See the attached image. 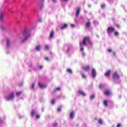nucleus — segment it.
<instances>
[{
	"label": "nucleus",
	"instance_id": "3",
	"mask_svg": "<svg viewBox=\"0 0 127 127\" xmlns=\"http://www.w3.org/2000/svg\"><path fill=\"white\" fill-rule=\"evenodd\" d=\"M113 80H119L120 79V75L118 73V72L115 71L113 73Z\"/></svg>",
	"mask_w": 127,
	"mask_h": 127
},
{
	"label": "nucleus",
	"instance_id": "30",
	"mask_svg": "<svg viewBox=\"0 0 127 127\" xmlns=\"http://www.w3.org/2000/svg\"><path fill=\"white\" fill-rule=\"evenodd\" d=\"M54 104H55V99H53L52 102H51V104L52 105H54Z\"/></svg>",
	"mask_w": 127,
	"mask_h": 127
},
{
	"label": "nucleus",
	"instance_id": "48",
	"mask_svg": "<svg viewBox=\"0 0 127 127\" xmlns=\"http://www.w3.org/2000/svg\"><path fill=\"white\" fill-rule=\"evenodd\" d=\"M25 33H26V31H24V32L23 33V34H25Z\"/></svg>",
	"mask_w": 127,
	"mask_h": 127
},
{
	"label": "nucleus",
	"instance_id": "12",
	"mask_svg": "<svg viewBox=\"0 0 127 127\" xmlns=\"http://www.w3.org/2000/svg\"><path fill=\"white\" fill-rule=\"evenodd\" d=\"M3 16H4V14H3V12H1L0 14V21L3 20Z\"/></svg>",
	"mask_w": 127,
	"mask_h": 127
},
{
	"label": "nucleus",
	"instance_id": "21",
	"mask_svg": "<svg viewBox=\"0 0 127 127\" xmlns=\"http://www.w3.org/2000/svg\"><path fill=\"white\" fill-rule=\"evenodd\" d=\"M36 50H37V51H40V45H38V46H37V47H36Z\"/></svg>",
	"mask_w": 127,
	"mask_h": 127
},
{
	"label": "nucleus",
	"instance_id": "15",
	"mask_svg": "<svg viewBox=\"0 0 127 127\" xmlns=\"http://www.w3.org/2000/svg\"><path fill=\"white\" fill-rule=\"evenodd\" d=\"M74 115H75V111H72L69 115L70 119H74Z\"/></svg>",
	"mask_w": 127,
	"mask_h": 127
},
{
	"label": "nucleus",
	"instance_id": "46",
	"mask_svg": "<svg viewBox=\"0 0 127 127\" xmlns=\"http://www.w3.org/2000/svg\"><path fill=\"white\" fill-rule=\"evenodd\" d=\"M53 0V2H57V1H56V0Z\"/></svg>",
	"mask_w": 127,
	"mask_h": 127
},
{
	"label": "nucleus",
	"instance_id": "11",
	"mask_svg": "<svg viewBox=\"0 0 127 127\" xmlns=\"http://www.w3.org/2000/svg\"><path fill=\"white\" fill-rule=\"evenodd\" d=\"M104 94L106 96H110V95H111V91L109 90H105L104 91Z\"/></svg>",
	"mask_w": 127,
	"mask_h": 127
},
{
	"label": "nucleus",
	"instance_id": "26",
	"mask_svg": "<svg viewBox=\"0 0 127 127\" xmlns=\"http://www.w3.org/2000/svg\"><path fill=\"white\" fill-rule=\"evenodd\" d=\"M119 33L118 31H115L114 33V35H115V36H119Z\"/></svg>",
	"mask_w": 127,
	"mask_h": 127
},
{
	"label": "nucleus",
	"instance_id": "6",
	"mask_svg": "<svg viewBox=\"0 0 127 127\" xmlns=\"http://www.w3.org/2000/svg\"><path fill=\"white\" fill-rule=\"evenodd\" d=\"M30 36H31V34H29L27 36L25 37V38H24L21 42L22 43H23V42H25V41H26L27 40V39H28L29 37H30Z\"/></svg>",
	"mask_w": 127,
	"mask_h": 127
},
{
	"label": "nucleus",
	"instance_id": "38",
	"mask_svg": "<svg viewBox=\"0 0 127 127\" xmlns=\"http://www.w3.org/2000/svg\"><path fill=\"white\" fill-rule=\"evenodd\" d=\"M115 25L117 27H118V28H120V25L119 24H116Z\"/></svg>",
	"mask_w": 127,
	"mask_h": 127
},
{
	"label": "nucleus",
	"instance_id": "42",
	"mask_svg": "<svg viewBox=\"0 0 127 127\" xmlns=\"http://www.w3.org/2000/svg\"><path fill=\"white\" fill-rule=\"evenodd\" d=\"M61 1H68L69 0H61Z\"/></svg>",
	"mask_w": 127,
	"mask_h": 127
},
{
	"label": "nucleus",
	"instance_id": "16",
	"mask_svg": "<svg viewBox=\"0 0 127 127\" xmlns=\"http://www.w3.org/2000/svg\"><path fill=\"white\" fill-rule=\"evenodd\" d=\"M67 27H68V25L65 23L63 25V26L61 27V29H62V30H63V29L67 28Z\"/></svg>",
	"mask_w": 127,
	"mask_h": 127
},
{
	"label": "nucleus",
	"instance_id": "45",
	"mask_svg": "<svg viewBox=\"0 0 127 127\" xmlns=\"http://www.w3.org/2000/svg\"><path fill=\"white\" fill-rule=\"evenodd\" d=\"M39 22H42V19H39Z\"/></svg>",
	"mask_w": 127,
	"mask_h": 127
},
{
	"label": "nucleus",
	"instance_id": "20",
	"mask_svg": "<svg viewBox=\"0 0 127 127\" xmlns=\"http://www.w3.org/2000/svg\"><path fill=\"white\" fill-rule=\"evenodd\" d=\"M86 26L87 27H90V26H91V22H90V21L87 22L86 23Z\"/></svg>",
	"mask_w": 127,
	"mask_h": 127
},
{
	"label": "nucleus",
	"instance_id": "43",
	"mask_svg": "<svg viewBox=\"0 0 127 127\" xmlns=\"http://www.w3.org/2000/svg\"><path fill=\"white\" fill-rule=\"evenodd\" d=\"M57 123H55L54 124V127H57Z\"/></svg>",
	"mask_w": 127,
	"mask_h": 127
},
{
	"label": "nucleus",
	"instance_id": "22",
	"mask_svg": "<svg viewBox=\"0 0 127 127\" xmlns=\"http://www.w3.org/2000/svg\"><path fill=\"white\" fill-rule=\"evenodd\" d=\"M67 72H68V73H69L70 74H72V69H71V68H67L66 69Z\"/></svg>",
	"mask_w": 127,
	"mask_h": 127
},
{
	"label": "nucleus",
	"instance_id": "33",
	"mask_svg": "<svg viewBox=\"0 0 127 127\" xmlns=\"http://www.w3.org/2000/svg\"><path fill=\"white\" fill-rule=\"evenodd\" d=\"M103 87H104V85L103 84H100L99 86V89H102V88H103Z\"/></svg>",
	"mask_w": 127,
	"mask_h": 127
},
{
	"label": "nucleus",
	"instance_id": "4",
	"mask_svg": "<svg viewBox=\"0 0 127 127\" xmlns=\"http://www.w3.org/2000/svg\"><path fill=\"white\" fill-rule=\"evenodd\" d=\"M115 31V28L110 26L107 29V33H113Z\"/></svg>",
	"mask_w": 127,
	"mask_h": 127
},
{
	"label": "nucleus",
	"instance_id": "19",
	"mask_svg": "<svg viewBox=\"0 0 127 127\" xmlns=\"http://www.w3.org/2000/svg\"><path fill=\"white\" fill-rule=\"evenodd\" d=\"M78 93L79 95H81L82 96H83V97L86 96V94H85V93H84V92L82 91L81 90H79Z\"/></svg>",
	"mask_w": 127,
	"mask_h": 127
},
{
	"label": "nucleus",
	"instance_id": "39",
	"mask_svg": "<svg viewBox=\"0 0 127 127\" xmlns=\"http://www.w3.org/2000/svg\"><path fill=\"white\" fill-rule=\"evenodd\" d=\"M71 27H72L73 28H75V25L74 24H71Z\"/></svg>",
	"mask_w": 127,
	"mask_h": 127
},
{
	"label": "nucleus",
	"instance_id": "5",
	"mask_svg": "<svg viewBox=\"0 0 127 127\" xmlns=\"http://www.w3.org/2000/svg\"><path fill=\"white\" fill-rule=\"evenodd\" d=\"M39 87L41 89H44V88H46L47 86L44 84L41 83V82H39Z\"/></svg>",
	"mask_w": 127,
	"mask_h": 127
},
{
	"label": "nucleus",
	"instance_id": "2",
	"mask_svg": "<svg viewBox=\"0 0 127 127\" xmlns=\"http://www.w3.org/2000/svg\"><path fill=\"white\" fill-rule=\"evenodd\" d=\"M5 99H6L7 101L12 100L13 99H14V93H13V92H11L8 95V96L5 97Z\"/></svg>",
	"mask_w": 127,
	"mask_h": 127
},
{
	"label": "nucleus",
	"instance_id": "49",
	"mask_svg": "<svg viewBox=\"0 0 127 127\" xmlns=\"http://www.w3.org/2000/svg\"><path fill=\"white\" fill-rule=\"evenodd\" d=\"M113 55H115V52H113Z\"/></svg>",
	"mask_w": 127,
	"mask_h": 127
},
{
	"label": "nucleus",
	"instance_id": "44",
	"mask_svg": "<svg viewBox=\"0 0 127 127\" xmlns=\"http://www.w3.org/2000/svg\"><path fill=\"white\" fill-rule=\"evenodd\" d=\"M82 56H85V55H86V54L84 53H82Z\"/></svg>",
	"mask_w": 127,
	"mask_h": 127
},
{
	"label": "nucleus",
	"instance_id": "31",
	"mask_svg": "<svg viewBox=\"0 0 127 127\" xmlns=\"http://www.w3.org/2000/svg\"><path fill=\"white\" fill-rule=\"evenodd\" d=\"M36 119L37 120H38L39 119H40V115H37L36 116Z\"/></svg>",
	"mask_w": 127,
	"mask_h": 127
},
{
	"label": "nucleus",
	"instance_id": "13",
	"mask_svg": "<svg viewBox=\"0 0 127 127\" xmlns=\"http://www.w3.org/2000/svg\"><path fill=\"white\" fill-rule=\"evenodd\" d=\"M81 10V7H79L77 8V10L76 12V16H77V17H78V16H79V14H80V11Z\"/></svg>",
	"mask_w": 127,
	"mask_h": 127
},
{
	"label": "nucleus",
	"instance_id": "40",
	"mask_svg": "<svg viewBox=\"0 0 127 127\" xmlns=\"http://www.w3.org/2000/svg\"><path fill=\"white\" fill-rule=\"evenodd\" d=\"M42 68H43V66H42V65H40L39 66V69H42Z\"/></svg>",
	"mask_w": 127,
	"mask_h": 127
},
{
	"label": "nucleus",
	"instance_id": "9",
	"mask_svg": "<svg viewBox=\"0 0 127 127\" xmlns=\"http://www.w3.org/2000/svg\"><path fill=\"white\" fill-rule=\"evenodd\" d=\"M111 73H112V71H111V70H108L105 73L104 75L106 76V77H110Z\"/></svg>",
	"mask_w": 127,
	"mask_h": 127
},
{
	"label": "nucleus",
	"instance_id": "41",
	"mask_svg": "<svg viewBox=\"0 0 127 127\" xmlns=\"http://www.w3.org/2000/svg\"><path fill=\"white\" fill-rule=\"evenodd\" d=\"M112 50L111 49H108V52H112Z\"/></svg>",
	"mask_w": 127,
	"mask_h": 127
},
{
	"label": "nucleus",
	"instance_id": "8",
	"mask_svg": "<svg viewBox=\"0 0 127 127\" xmlns=\"http://www.w3.org/2000/svg\"><path fill=\"white\" fill-rule=\"evenodd\" d=\"M96 75L97 73H96V70L95 69V68H93L92 71V76L93 77V78H96Z\"/></svg>",
	"mask_w": 127,
	"mask_h": 127
},
{
	"label": "nucleus",
	"instance_id": "32",
	"mask_svg": "<svg viewBox=\"0 0 127 127\" xmlns=\"http://www.w3.org/2000/svg\"><path fill=\"white\" fill-rule=\"evenodd\" d=\"M34 85H35V83H33L32 85H31V89L32 90H33V89H34Z\"/></svg>",
	"mask_w": 127,
	"mask_h": 127
},
{
	"label": "nucleus",
	"instance_id": "17",
	"mask_svg": "<svg viewBox=\"0 0 127 127\" xmlns=\"http://www.w3.org/2000/svg\"><path fill=\"white\" fill-rule=\"evenodd\" d=\"M6 46L7 47L10 46V41L8 38L6 39Z\"/></svg>",
	"mask_w": 127,
	"mask_h": 127
},
{
	"label": "nucleus",
	"instance_id": "25",
	"mask_svg": "<svg viewBox=\"0 0 127 127\" xmlns=\"http://www.w3.org/2000/svg\"><path fill=\"white\" fill-rule=\"evenodd\" d=\"M62 109V106H60L57 109V111L58 112H61V110Z\"/></svg>",
	"mask_w": 127,
	"mask_h": 127
},
{
	"label": "nucleus",
	"instance_id": "10",
	"mask_svg": "<svg viewBox=\"0 0 127 127\" xmlns=\"http://www.w3.org/2000/svg\"><path fill=\"white\" fill-rule=\"evenodd\" d=\"M83 69L84 71H89L91 69V67L89 65H86L83 67Z\"/></svg>",
	"mask_w": 127,
	"mask_h": 127
},
{
	"label": "nucleus",
	"instance_id": "1",
	"mask_svg": "<svg viewBox=\"0 0 127 127\" xmlns=\"http://www.w3.org/2000/svg\"><path fill=\"white\" fill-rule=\"evenodd\" d=\"M86 42H88L90 45L92 46L93 45V43L91 41V39H90V37L86 36L84 37L83 39L82 42H79V46L80 47V51H84V46H86L87 45Z\"/></svg>",
	"mask_w": 127,
	"mask_h": 127
},
{
	"label": "nucleus",
	"instance_id": "35",
	"mask_svg": "<svg viewBox=\"0 0 127 127\" xmlns=\"http://www.w3.org/2000/svg\"><path fill=\"white\" fill-rule=\"evenodd\" d=\"M45 60H46V61H49V57H45Z\"/></svg>",
	"mask_w": 127,
	"mask_h": 127
},
{
	"label": "nucleus",
	"instance_id": "18",
	"mask_svg": "<svg viewBox=\"0 0 127 127\" xmlns=\"http://www.w3.org/2000/svg\"><path fill=\"white\" fill-rule=\"evenodd\" d=\"M61 91V88L60 87H57V88L54 89V93H56L57 92H60Z\"/></svg>",
	"mask_w": 127,
	"mask_h": 127
},
{
	"label": "nucleus",
	"instance_id": "23",
	"mask_svg": "<svg viewBox=\"0 0 127 127\" xmlns=\"http://www.w3.org/2000/svg\"><path fill=\"white\" fill-rule=\"evenodd\" d=\"M104 105L105 107H108V100H105L104 101Z\"/></svg>",
	"mask_w": 127,
	"mask_h": 127
},
{
	"label": "nucleus",
	"instance_id": "24",
	"mask_svg": "<svg viewBox=\"0 0 127 127\" xmlns=\"http://www.w3.org/2000/svg\"><path fill=\"white\" fill-rule=\"evenodd\" d=\"M22 93V91H19L16 93V95L18 96H20V95H21Z\"/></svg>",
	"mask_w": 127,
	"mask_h": 127
},
{
	"label": "nucleus",
	"instance_id": "36",
	"mask_svg": "<svg viewBox=\"0 0 127 127\" xmlns=\"http://www.w3.org/2000/svg\"><path fill=\"white\" fill-rule=\"evenodd\" d=\"M101 8H105V4H103L102 5H101Z\"/></svg>",
	"mask_w": 127,
	"mask_h": 127
},
{
	"label": "nucleus",
	"instance_id": "34",
	"mask_svg": "<svg viewBox=\"0 0 127 127\" xmlns=\"http://www.w3.org/2000/svg\"><path fill=\"white\" fill-rule=\"evenodd\" d=\"M82 77L84 79H86V75H85L84 74H82Z\"/></svg>",
	"mask_w": 127,
	"mask_h": 127
},
{
	"label": "nucleus",
	"instance_id": "27",
	"mask_svg": "<svg viewBox=\"0 0 127 127\" xmlns=\"http://www.w3.org/2000/svg\"><path fill=\"white\" fill-rule=\"evenodd\" d=\"M94 99H95V94L90 96V100H94Z\"/></svg>",
	"mask_w": 127,
	"mask_h": 127
},
{
	"label": "nucleus",
	"instance_id": "47",
	"mask_svg": "<svg viewBox=\"0 0 127 127\" xmlns=\"http://www.w3.org/2000/svg\"><path fill=\"white\" fill-rule=\"evenodd\" d=\"M92 6V5H91V4H88V7H91Z\"/></svg>",
	"mask_w": 127,
	"mask_h": 127
},
{
	"label": "nucleus",
	"instance_id": "14",
	"mask_svg": "<svg viewBox=\"0 0 127 127\" xmlns=\"http://www.w3.org/2000/svg\"><path fill=\"white\" fill-rule=\"evenodd\" d=\"M35 115H36V111L35 110L33 109L31 112V116L32 118H33Z\"/></svg>",
	"mask_w": 127,
	"mask_h": 127
},
{
	"label": "nucleus",
	"instance_id": "28",
	"mask_svg": "<svg viewBox=\"0 0 127 127\" xmlns=\"http://www.w3.org/2000/svg\"><path fill=\"white\" fill-rule=\"evenodd\" d=\"M98 123L99 125H102V124H103V120H102V119H99L98 121Z\"/></svg>",
	"mask_w": 127,
	"mask_h": 127
},
{
	"label": "nucleus",
	"instance_id": "37",
	"mask_svg": "<svg viewBox=\"0 0 127 127\" xmlns=\"http://www.w3.org/2000/svg\"><path fill=\"white\" fill-rule=\"evenodd\" d=\"M122 127V124H118V125H117V127Z\"/></svg>",
	"mask_w": 127,
	"mask_h": 127
},
{
	"label": "nucleus",
	"instance_id": "29",
	"mask_svg": "<svg viewBox=\"0 0 127 127\" xmlns=\"http://www.w3.org/2000/svg\"><path fill=\"white\" fill-rule=\"evenodd\" d=\"M45 49H46V50H48V49H49V46H48V45H45Z\"/></svg>",
	"mask_w": 127,
	"mask_h": 127
},
{
	"label": "nucleus",
	"instance_id": "7",
	"mask_svg": "<svg viewBox=\"0 0 127 127\" xmlns=\"http://www.w3.org/2000/svg\"><path fill=\"white\" fill-rule=\"evenodd\" d=\"M54 33H55V32L53 30H52L49 36L50 39H51V38H53V37H54Z\"/></svg>",
	"mask_w": 127,
	"mask_h": 127
}]
</instances>
